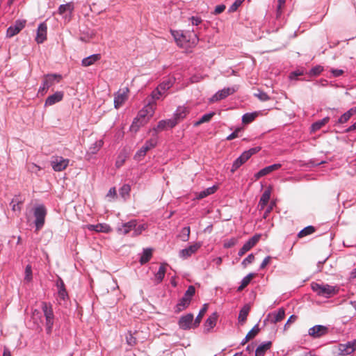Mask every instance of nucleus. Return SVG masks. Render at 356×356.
<instances>
[{
    "label": "nucleus",
    "mask_w": 356,
    "mask_h": 356,
    "mask_svg": "<svg viewBox=\"0 0 356 356\" xmlns=\"http://www.w3.org/2000/svg\"><path fill=\"white\" fill-rule=\"evenodd\" d=\"M103 143H104L102 140L96 141L95 143V149L91 150V153L95 154L96 152H97L99 150V149L102 147Z\"/></svg>",
    "instance_id": "0e129e2a"
},
{
    "label": "nucleus",
    "mask_w": 356,
    "mask_h": 356,
    "mask_svg": "<svg viewBox=\"0 0 356 356\" xmlns=\"http://www.w3.org/2000/svg\"><path fill=\"white\" fill-rule=\"evenodd\" d=\"M254 260V256L253 254H249L242 262V265L245 267L248 264L253 262Z\"/></svg>",
    "instance_id": "13d9d810"
},
{
    "label": "nucleus",
    "mask_w": 356,
    "mask_h": 356,
    "mask_svg": "<svg viewBox=\"0 0 356 356\" xmlns=\"http://www.w3.org/2000/svg\"><path fill=\"white\" fill-rule=\"evenodd\" d=\"M250 310V306L249 305H245L240 311L238 315V322L241 324H243L246 320L247 317L249 314Z\"/></svg>",
    "instance_id": "a878e982"
},
{
    "label": "nucleus",
    "mask_w": 356,
    "mask_h": 356,
    "mask_svg": "<svg viewBox=\"0 0 356 356\" xmlns=\"http://www.w3.org/2000/svg\"><path fill=\"white\" fill-rule=\"evenodd\" d=\"M328 332V328L326 326L317 325L309 329L308 334L313 338H320Z\"/></svg>",
    "instance_id": "ddd939ff"
},
{
    "label": "nucleus",
    "mask_w": 356,
    "mask_h": 356,
    "mask_svg": "<svg viewBox=\"0 0 356 356\" xmlns=\"http://www.w3.org/2000/svg\"><path fill=\"white\" fill-rule=\"evenodd\" d=\"M282 167V165L280 163H275L269 166H267L261 170H259L257 173L254 175V177L256 179H259L261 177L267 175L271 173L273 171L277 170Z\"/></svg>",
    "instance_id": "6ab92c4d"
},
{
    "label": "nucleus",
    "mask_w": 356,
    "mask_h": 356,
    "mask_svg": "<svg viewBox=\"0 0 356 356\" xmlns=\"http://www.w3.org/2000/svg\"><path fill=\"white\" fill-rule=\"evenodd\" d=\"M286 0H278V5L277 7V16L279 17L282 14V7L284 6Z\"/></svg>",
    "instance_id": "052dcab7"
},
{
    "label": "nucleus",
    "mask_w": 356,
    "mask_h": 356,
    "mask_svg": "<svg viewBox=\"0 0 356 356\" xmlns=\"http://www.w3.org/2000/svg\"><path fill=\"white\" fill-rule=\"evenodd\" d=\"M238 86H233L231 88H225L222 90H219L217 92L211 99V102H218L220 100L225 99L227 97H228L230 95L234 94L237 90Z\"/></svg>",
    "instance_id": "9d476101"
},
{
    "label": "nucleus",
    "mask_w": 356,
    "mask_h": 356,
    "mask_svg": "<svg viewBox=\"0 0 356 356\" xmlns=\"http://www.w3.org/2000/svg\"><path fill=\"white\" fill-rule=\"evenodd\" d=\"M147 226L145 224L140 225L138 226H136L134 229V236H138L142 234V232L145 230Z\"/></svg>",
    "instance_id": "864d4df0"
},
{
    "label": "nucleus",
    "mask_w": 356,
    "mask_h": 356,
    "mask_svg": "<svg viewBox=\"0 0 356 356\" xmlns=\"http://www.w3.org/2000/svg\"><path fill=\"white\" fill-rule=\"evenodd\" d=\"M330 120L329 117H325L321 120H318L312 124L311 127V132L314 133L316 131L321 129L323 126H325Z\"/></svg>",
    "instance_id": "cd10ccee"
},
{
    "label": "nucleus",
    "mask_w": 356,
    "mask_h": 356,
    "mask_svg": "<svg viewBox=\"0 0 356 356\" xmlns=\"http://www.w3.org/2000/svg\"><path fill=\"white\" fill-rule=\"evenodd\" d=\"M285 316V311L283 308H280L278 311L273 314L274 318L273 319V322L274 323H276L277 322L281 321L282 319H284Z\"/></svg>",
    "instance_id": "c03bdc74"
},
{
    "label": "nucleus",
    "mask_w": 356,
    "mask_h": 356,
    "mask_svg": "<svg viewBox=\"0 0 356 356\" xmlns=\"http://www.w3.org/2000/svg\"><path fill=\"white\" fill-rule=\"evenodd\" d=\"M356 350V341L348 342L338 346V355L351 356V354Z\"/></svg>",
    "instance_id": "9b49d317"
},
{
    "label": "nucleus",
    "mask_w": 356,
    "mask_h": 356,
    "mask_svg": "<svg viewBox=\"0 0 356 356\" xmlns=\"http://www.w3.org/2000/svg\"><path fill=\"white\" fill-rule=\"evenodd\" d=\"M254 96L262 102H266L270 99L269 96L263 91H259L258 93L254 94Z\"/></svg>",
    "instance_id": "5fc2aeb1"
},
{
    "label": "nucleus",
    "mask_w": 356,
    "mask_h": 356,
    "mask_svg": "<svg viewBox=\"0 0 356 356\" xmlns=\"http://www.w3.org/2000/svg\"><path fill=\"white\" fill-rule=\"evenodd\" d=\"M157 144V137L151 138L147 140L145 145L136 153L134 158L137 160H141L151 149L156 147Z\"/></svg>",
    "instance_id": "6e6552de"
},
{
    "label": "nucleus",
    "mask_w": 356,
    "mask_h": 356,
    "mask_svg": "<svg viewBox=\"0 0 356 356\" xmlns=\"http://www.w3.org/2000/svg\"><path fill=\"white\" fill-rule=\"evenodd\" d=\"M156 105L154 102H148L147 104L138 112L136 118L140 120L142 123H147L154 113Z\"/></svg>",
    "instance_id": "7ed1b4c3"
},
{
    "label": "nucleus",
    "mask_w": 356,
    "mask_h": 356,
    "mask_svg": "<svg viewBox=\"0 0 356 356\" xmlns=\"http://www.w3.org/2000/svg\"><path fill=\"white\" fill-rule=\"evenodd\" d=\"M323 71V67L318 65L314 67H313L310 70V74L314 76H317L321 74V72Z\"/></svg>",
    "instance_id": "bf43d9fd"
},
{
    "label": "nucleus",
    "mask_w": 356,
    "mask_h": 356,
    "mask_svg": "<svg viewBox=\"0 0 356 356\" xmlns=\"http://www.w3.org/2000/svg\"><path fill=\"white\" fill-rule=\"evenodd\" d=\"M152 257V249L147 248L143 250V254L140 259V263L143 265L147 263Z\"/></svg>",
    "instance_id": "473e14b6"
},
{
    "label": "nucleus",
    "mask_w": 356,
    "mask_h": 356,
    "mask_svg": "<svg viewBox=\"0 0 356 356\" xmlns=\"http://www.w3.org/2000/svg\"><path fill=\"white\" fill-rule=\"evenodd\" d=\"M272 346V342L268 341L261 344L257 347L255 352V356H264L266 352Z\"/></svg>",
    "instance_id": "393cba45"
},
{
    "label": "nucleus",
    "mask_w": 356,
    "mask_h": 356,
    "mask_svg": "<svg viewBox=\"0 0 356 356\" xmlns=\"http://www.w3.org/2000/svg\"><path fill=\"white\" fill-rule=\"evenodd\" d=\"M270 197V192L268 190H266L262 194L260 200H259V206L261 207V209H263L266 204H268L269 200Z\"/></svg>",
    "instance_id": "72a5a7b5"
},
{
    "label": "nucleus",
    "mask_w": 356,
    "mask_h": 356,
    "mask_svg": "<svg viewBox=\"0 0 356 356\" xmlns=\"http://www.w3.org/2000/svg\"><path fill=\"white\" fill-rule=\"evenodd\" d=\"M128 92L129 90L126 88L122 91L120 90L117 92L114 98V106L115 108H119L127 101L128 98Z\"/></svg>",
    "instance_id": "dca6fc26"
},
{
    "label": "nucleus",
    "mask_w": 356,
    "mask_h": 356,
    "mask_svg": "<svg viewBox=\"0 0 356 356\" xmlns=\"http://www.w3.org/2000/svg\"><path fill=\"white\" fill-rule=\"evenodd\" d=\"M316 229L313 226H307L305 227L303 229H302L298 234V236L299 238L305 237L307 235L312 234L315 232Z\"/></svg>",
    "instance_id": "a19ab883"
},
{
    "label": "nucleus",
    "mask_w": 356,
    "mask_h": 356,
    "mask_svg": "<svg viewBox=\"0 0 356 356\" xmlns=\"http://www.w3.org/2000/svg\"><path fill=\"white\" fill-rule=\"evenodd\" d=\"M95 227L97 232H108L109 231V227L107 225L97 224Z\"/></svg>",
    "instance_id": "4d7b16f0"
},
{
    "label": "nucleus",
    "mask_w": 356,
    "mask_h": 356,
    "mask_svg": "<svg viewBox=\"0 0 356 356\" xmlns=\"http://www.w3.org/2000/svg\"><path fill=\"white\" fill-rule=\"evenodd\" d=\"M166 128H167L166 122L164 120L159 121L157 126L152 130V131L153 132L152 136L157 137L156 136L157 133L165 130Z\"/></svg>",
    "instance_id": "ea45409f"
},
{
    "label": "nucleus",
    "mask_w": 356,
    "mask_h": 356,
    "mask_svg": "<svg viewBox=\"0 0 356 356\" xmlns=\"http://www.w3.org/2000/svg\"><path fill=\"white\" fill-rule=\"evenodd\" d=\"M130 191V186L128 184H124L121 187L120 190V194L125 200L129 195Z\"/></svg>",
    "instance_id": "de8ad7c7"
},
{
    "label": "nucleus",
    "mask_w": 356,
    "mask_h": 356,
    "mask_svg": "<svg viewBox=\"0 0 356 356\" xmlns=\"http://www.w3.org/2000/svg\"><path fill=\"white\" fill-rule=\"evenodd\" d=\"M24 274V281L31 282L33 280L32 267L31 265L29 264L26 266Z\"/></svg>",
    "instance_id": "49530a36"
},
{
    "label": "nucleus",
    "mask_w": 356,
    "mask_h": 356,
    "mask_svg": "<svg viewBox=\"0 0 356 356\" xmlns=\"http://www.w3.org/2000/svg\"><path fill=\"white\" fill-rule=\"evenodd\" d=\"M209 307V304L206 303L203 305L202 308L200 309L197 316L196 317L193 325L195 327H197L199 326L203 316H204L205 313L207 312Z\"/></svg>",
    "instance_id": "2f4dec72"
},
{
    "label": "nucleus",
    "mask_w": 356,
    "mask_h": 356,
    "mask_svg": "<svg viewBox=\"0 0 356 356\" xmlns=\"http://www.w3.org/2000/svg\"><path fill=\"white\" fill-rule=\"evenodd\" d=\"M61 79V76L58 74H47L44 76L42 86L40 88L38 93L41 95H44L47 93L48 89L52 86L55 81L59 82Z\"/></svg>",
    "instance_id": "423d86ee"
},
{
    "label": "nucleus",
    "mask_w": 356,
    "mask_h": 356,
    "mask_svg": "<svg viewBox=\"0 0 356 356\" xmlns=\"http://www.w3.org/2000/svg\"><path fill=\"white\" fill-rule=\"evenodd\" d=\"M42 309L46 318V330L48 334L51 332L54 325V312L52 306L49 303L42 302Z\"/></svg>",
    "instance_id": "39448f33"
},
{
    "label": "nucleus",
    "mask_w": 356,
    "mask_h": 356,
    "mask_svg": "<svg viewBox=\"0 0 356 356\" xmlns=\"http://www.w3.org/2000/svg\"><path fill=\"white\" fill-rule=\"evenodd\" d=\"M241 131V128L236 129L232 134L227 137V140H232L238 137V134Z\"/></svg>",
    "instance_id": "69168bd1"
},
{
    "label": "nucleus",
    "mask_w": 356,
    "mask_h": 356,
    "mask_svg": "<svg viewBox=\"0 0 356 356\" xmlns=\"http://www.w3.org/2000/svg\"><path fill=\"white\" fill-rule=\"evenodd\" d=\"M174 81L172 79H168L166 81L162 82L159 86V89L165 94V91L170 89L173 85Z\"/></svg>",
    "instance_id": "f704fd0d"
},
{
    "label": "nucleus",
    "mask_w": 356,
    "mask_h": 356,
    "mask_svg": "<svg viewBox=\"0 0 356 356\" xmlns=\"http://www.w3.org/2000/svg\"><path fill=\"white\" fill-rule=\"evenodd\" d=\"M101 58L100 54H93L82 60V65L88 67L94 64Z\"/></svg>",
    "instance_id": "bb28decb"
},
{
    "label": "nucleus",
    "mask_w": 356,
    "mask_h": 356,
    "mask_svg": "<svg viewBox=\"0 0 356 356\" xmlns=\"http://www.w3.org/2000/svg\"><path fill=\"white\" fill-rule=\"evenodd\" d=\"M245 0H236L232 6L229 8V12L233 13L236 11L239 6L244 2Z\"/></svg>",
    "instance_id": "3c124183"
},
{
    "label": "nucleus",
    "mask_w": 356,
    "mask_h": 356,
    "mask_svg": "<svg viewBox=\"0 0 356 356\" xmlns=\"http://www.w3.org/2000/svg\"><path fill=\"white\" fill-rule=\"evenodd\" d=\"M216 190H217V186H213L212 187H209V188L200 192L199 194L197 195V198L198 199L204 198L207 196L214 193L216 191Z\"/></svg>",
    "instance_id": "4c0bfd02"
},
{
    "label": "nucleus",
    "mask_w": 356,
    "mask_h": 356,
    "mask_svg": "<svg viewBox=\"0 0 356 356\" xmlns=\"http://www.w3.org/2000/svg\"><path fill=\"white\" fill-rule=\"evenodd\" d=\"M189 111L186 107L179 106L174 114V118L179 123L181 120H183L186 115L188 114Z\"/></svg>",
    "instance_id": "b1692460"
},
{
    "label": "nucleus",
    "mask_w": 356,
    "mask_h": 356,
    "mask_svg": "<svg viewBox=\"0 0 356 356\" xmlns=\"http://www.w3.org/2000/svg\"><path fill=\"white\" fill-rule=\"evenodd\" d=\"M261 238L260 234H256L250 238L239 250L238 256L242 257L248 251L251 250L259 241Z\"/></svg>",
    "instance_id": "f8f14e48"
},
{
    "label": "nucleus",
    "mask_w": 356,
    "mask_h": 356,
    "mask_svg": "<svg viewBox=\"0 0 356 356\" xmlns=\"http://www.w3.org/2000/svg\"><path fill=\"white\" fill-rule=\"evenodd\" d=\"M164 121L166 122L167 127L170 128H173L178 124L177 120H176L175 118Z\"/></svg>",
    "instance_id": "680f3d73"
},
{
    "label": "nucleus",
    "mask_w": 356,
    "mask_h": 356,
    "mask_svg": "<svg viewBox=\"0 0 356 356\" xmlns=\"http://www.w3.org/2000/svg\"><path fill=\"white\" fill-rule=\"evenodd\" d=\"M254 277V273H250L245 276L241 281V285L238 288V291H243L250 282L252 279Z\"/></svg>",
    "instance_id": "e433bc0d"
},
{
    "label": "nucleus",
    "mask_w": 356,
    "mask_h": 356,
    "mask_svg": "<svg viewBox=\"0 0 356 356\" xmlns=\"http://www.w3.org/2000/svg\"><path fill=\"white\" fill-rule=\"evenodd\" d=\"M195 293V288L194 286L191 285L185 292L183 298L179 300V303L176 306V312H180L187 308L191 301L192 297Z\"/></svg>",
    "instance_id": "20e7f679"
},
{
    "label": "nucleus",
    "mask_w": 356,
    "mask_h": 356,
    "mask_svg": "<svg viewBox=\"0 0 356 356\" xmlns=\"http://www.w3.org/2000/svg\"><path fill=\"white\" fill-rule=\"evenodd\" d=\"M260 329L258 325H255L251 330H250L245 336V341H248L254 339L259 332Z\"/></svg>",
    "instance_id": "58836bf2"
},
{
    "label": "nucleus",
    "mask_w": 356,
    "mask_h": 356,
    "mask_svg": "<svg viewBox=\"0 0 356 356\" xmlns=\"http://www.w3.org/2000/svg\"><path fill=\"white\" fill-rule=\"evenodd\" d=\"M201 245L200 243H195L190 245L188 248L183 249L180 251V256L183 258H187L192 254L195 253L200 248Z\"/></svg>",
    "instance_id": "412c9836"
},
{
    "label": "nucleus",
    "mask_w": 356,
    "mask_h": 356,
    "mask_svg": "<svg viewBox=\"0 0 356 356\" xmlns=\"http://www.w3.org/2000/svg\"><path fill=\"white\" fill-rule=\"evenodd\" d=\"M218 317V314L214 312L207 319L204 323V328L206 331L209 332L216 326Z\"/></svg>",
    "instance_id": "5701e85b"
},
{
    "label": "nucleus",
    "mask_w": 356,
    "mask_h": 356,
    "mask_svg": "<svg viewBox=\"0 0 356 356\" xmlns=\"http://www.w3.org/2000/svg\"><path fill=\"white\" fill-rule=\"evenodd\" d=\"M22 204V202L17 198H14L10 202V205L12 207V210L13 211H18L19 213L21 211V206Z\"/></svg>",
    "instance_id": "a18cd8bd"
},
{
    "label": "nucleus",
    "mask_w": 356,
    "mask_h": 356,
    "mask_svg": "<svg viewBox=\"0 0 356 356\" xmlns=\"http://www.w3.org/2000/svg\"><path fill=\"white\" fill-rule=\"evenodd\" d=\"M167 266L168 264L165 263L161 264L158 272L155 274V280L158 284L163 281L166 272Z\"/></svg>",
    "instance_id": "c85d7f7f"
},
{
    "label": "nucleus",
    "mask_w": 356,
    "mask_h": 356,
    "mask_svg": "<svg viewBox=\"0 0 356 356\" xmlns=\"http://www.w3.org/2000/svg\"><path fill=\"white\" fill-rule=\"evenodd\" d=\"M126 339L128 345L131 346H135L137 343L136 338L134 337L131 332L128 333V334L126 337Z\"/></svg>",
    "instance_id": "603ef678"
},
{
    "label": "nucleus",
    "mask_w": 356,
    "mask_h": 356,
    "mask_svg": "<svg viewBox=\"0 0 356 356\" xmlns=\"http://www.w3.org/2000/svg\"><path fill=\"white\" fill-rule=\"evenodd\" d=\"M147 123H143V122L142 123L140 120L136 118H134V120L130 127V130L132 132L136 133L138 131V129H140V127L144 126Z\"/></svg>",
    "instance_id": "79ce46f5"
},
{
    "label": "nucleus",
    "mask_w": 356,
    "mask_h": 356,
    "mask_svg": "<svg viewBox=\"0 0 356 356\" xmlns=\"http://www.w3.org/2000/svg\"><path fill=\"white\" fill-rule=\"evenodd\" d=\"M64 96L62 91H57L54 94L49 96L45 101V106H52L57 102H60Z\"/></svg>",
    "instance_id": "aec40b11"
},
{
    "label": "nucleus",
    "mask_w": 356,
    "mask_h": 356,
    "mask_svg": "<svg viewBox=\"0 0 356 356\" xmlns=\"http://www.w3.org/2000/svg\"><path fill=\"white\" fill-rule=\"evenodd\" d=\"M311 287L318 295L325 298H330L338 292L336 287L328 284H319L314 282L311 284Z\"/></svg>",
    "instance_id": "f03ea898"
},
{
    "label": "nucleus",
    "mask_w": 356,
    "mask_h": 356,
    "mask_svg": "<svg viewBox=\"0 0 356 356\" xmlns=\"http://www.w3.org/2000/svg\"><path fill=\"white\" fill-rule=\"evenodd\" d=\"M171 33L175 38L177 44L181 48L189 49L195 47L199 41V38L195 33L189 31L184 32L182 31H172Z\"/></svg>",
    "instance_id": "f257e3e1"
},
{
    "label": "nucleus",
    "mask_w": 356,
    "mask_h": 356,
    "mask_svg": "<svg viewBox=\"0 0 356 356\" xmlns=\"http://www.w3.org/2000/svg\"><path fill=\"white\" fill-rule=\"evenodd\" d=\"M214 115L215 113L212 112L202 115L198 121L195 122V126H199L201 124L209 122Z\"/></svg>",
    "instance_id": "37998d69"
},
{
    "label": "nucleus",
    "mask_w": 356,
    "mask_h": 356,
    "mask_svg": "<svg viewBox=\"0 0 356 356\" xmlns=\"http://www.w3.org/2000/svg\"><path fill=\"white\" fill-rule=\"evenodd\" d=\"M331 72L334 76L337 77V76L342 75L344 72L342 70L332 69Z\"/></svg>",
    "instance_id": "774afa93"
},
{
    "label": "nucleus",
    "mask_w": 356,
    "mask_h": 356,
    "mask_svg": "<svg viewBox=\"0 0 356 356\" xmlns=\"http://www.w3.org/2000/svg\"><path fill=\"white\" fill-rule=\"evenodd\" d=\"M47 26L43 22L40 24L37 30L35 40L38 44L42 43L47 40Z\"/></svg>",
    "instance_id": "a211bd4d"
},
{
    "label": "nucleus",
    "mask_w": 356,
    "mask_h": 356,
    "mask_svg": "<svg viewBox=\"0 0 356 356\" xmlns=\"http://www.w3.org/2000/svg\"><path fill=\"white\" fill-rule=\"evenodd\" d=\"M225 10V5H218L216 7L214 10V14L218 15L222 13Z\"/></svg>",
    "instance_id": "338daca9"
},
{
    "label": "nucleus",
    "mask_w": 356,
    "mask_h": 356,
    "mask_svg": "<svg viewBox=\"0 0 356 356\" xmlns=\"http://www.w3.org/2000/svg\"><path fill=\"white\" fill-rule=\"evenodd\" d=\"M137 225L136 220H130L124 223L120 227L118 228V232L123 234H127L131 230L134 229Z\"/></svg>",
    "instance_id": "4be33fe9"
},
{
    "label": "nucleus",
    "mask_w": 356,
    "mask_h": 356,
    "mask_svg": "<svg viewBox=\"0 0 356 356\" xmlns=\"http://www.w3.org/2000/svg\"><path fill=\"white\" fill-rule=\"evenodd\" d=\"M47 211L43 205L37 207L34 210V216L35 218V224L36 231H39L44 225Z\"/></svg>",
    "instance_id": "0eeeda50"
},
{
    "label": "nucleus",
    "mask_w": 356,
    "mask_h": 356,
    "mask_svg": "<svg viewBox=\"0 0 356 356\" xmlns=\"http://www.w3.org/2000/svg\"><path fill=\"white\" fill-rule=\"evenodd\" d=\"M74 10V5L72 3H67L66 4L60 5L58 8V13L63 15L65 14L69 13L70 15L72 13Z\"/></svg>",
    "instance_id": "7c9ffc66"
},
{
    "label": "nucleus",
    "mask_w": 356,
    "mask_h": 356,
    "mask_svg": "<svg viewBox=\"0 0 356 356\" xmlns=\"http://www.w3.org/2000/svg\"><path fill=\"white\" fill-rule=\"evenodd\" d=\"M26 24L25 20H17L15 22V24L13 26H10L6 31V35L8 38L13 37L14 35H17L20 32L21 30H22Z\"/></svg>",
    "instance_id": "2eb2a0df"
},
{
    "label": "nucleus",
    "mask_w": 356,
    "mask_h": 356,
    "mask_svg": "<svg viewBox=\"0 0 356 356\" xmlns=\"http://www.w3.org/2000/svg\"><path fill=\"white\" fill-rule=\"evenodd\" d=\"M193 323V315L192 314H187L179 318L178 324L181 329L188 330L195 327Z\"/></svg>",
    "instance_id": "4468645a"
},
{
    "label": "nucleus",
    "mask_w": 356,
    "mask_h": 356,
    "mask_svg": "<svg viewBox=\"0 0 356 356\" xmlns=\"http://www.w3.org/2000/svg\"><path fill=\"white\" fill-rule=\"evenodd\" d=\"M350 118V113H348V112H346L340 117V118L339 119V123L343 124L346 122Z\"/></svg>",
    "instance_id": "e2e57ef3"
},
{
    "label": "nucleus",
    "mask_w": 356,
    "mask_h": 356,
    "mask_svg": "<svg viewBox=\"0 0 356 356\" xmlns=\"http://www.w3.org/2000/svg\"><path fill=\"white\" fill-rule=\"evenodd\" d=\"M70 160L62 156H55L51 158V165L56 172H61L69 165Z\"/></svg>",
    "instance_id": "1a4fd4ad"
},
{
    "label": "nucleus",
    "mask_w": 356,
    "mask_h": 356,
    "mask_svg": "<svg viewBox=\"0 0 356 356\" xmlns=\"http://www.w3.org/2000/svg\"><path fill=\"white\" fill-rule=\"evenodd\" d=\"M56 284L58 288V298L63 301L67 300L69 298V296L67 292L63 280L60 277H58L56 280Z\"/></svg>",
    "instance_id": "f3484780"
},
{
    "label": "nucleus",
    "mask_w": 356,
    "mask_h": 356,
    "mask_svg": "<svg viewBox=\"0 0 356 356\" xmlns=\"http://www.w3.org/2000/svg\"><path fill=\"white\" fill-rule=\"evenodd\" d=\"M257 115L258 113L257 112L245 113L242 117V122L245 124L251 123L255 120Z\"/></svg>",
    "instance_id": "c9c22d12"
},
{
    "label": "nucleus",
    "mask_w": 356,
    "mask_h": 356,
    "mask_svg": "<svg viewBox=\"0 0 356 356\" xmlns=\"http://www.w3.org/2000/svg\"><path fill=\"white\" fill-rule=\"evenodd\" d=\"M190 236V227H184L180 233L179 237L183 241H187Z\"/></svg>",
    "instance_id": "09e8293b"
},
{
    "label": "nucleus",
    "mask_w": 356,
    "mask_h": 356,
    "mask_svg": "<svg viewBox=\"0 0 356 356\" xmlns=\"http://www.w3.org/2000/svg\"><path fill=\"white\" fill-rule=\"evenodd\" d=\"M164 94L157 87L151 94V98L152 99L151 102H155V100L159 99Z\"/></svg>",
    "instance_id": "8fccbe9b"
},
{
    "label": "nucleus",
    "mask_w": 356,
    "mask_h": 356,
    "mask_svg": "<svg viewBox=\"0 0 356 356\" xmlns=\"http://www.w3.org/2000/svg\"><path fill=\"white\" fill-rule=\"evenodd\" d=\"M248 159L246 155L243 153L238 158H237L232 165V168L231 171L234 172L236 171L241 165H242L244 163H245Z\"/></svg>",
    "instance_id": "c756f323"
},
{
    "label": "nucleus",
    "mask_w": 356,
    "mask_h": 356,
    "mask_svg": "<svg viewBox=\"0 0 356 356\" xmlns=\"http://www.w3.org/2000/svg\"><path fill=\"white\" fill-rule=\"evenodd\" d=\"M261 148L259 147H255L250 149L248 151L244 152L243 153L246 155L247 158L249 159L253 154L259 152Z\"/></svg>",
    "instance_id": "6e6d98bb"
}]
</instances>
